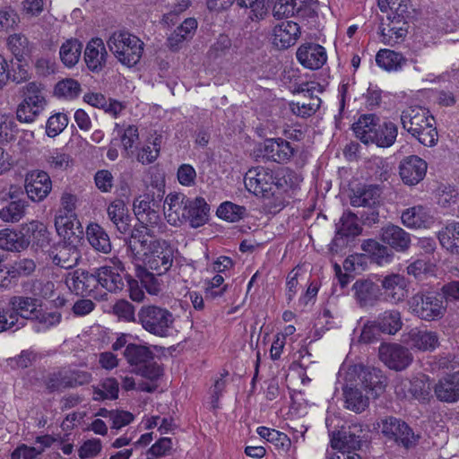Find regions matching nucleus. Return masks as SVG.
Instances as JSON below:
<instances>
[{"instance_id":"nucleus-1","label":"nucleus","mask_w":459,"mask_h":459,"mask_svg":"<svg viewBox=\"0 0 459 459\" xmlns=\"http://www.w3.org/2000/svg\"><path fill=\"white\" fill-rule=\"evenodd\" d=\"M352 129L363 143H373L381 148L391 147L398 134L396 124L376 114L361 115L352 125Z\"/></svg>"},{"instance_id":"nucleus-2","label":"nucleus","mask_w":459,"mask_h":459,"mask_svg":"<svg viewBox=\"0 0 459 459\" xmlns=\"http://www.w3.org/2000/svg\"><path fill=\"white\" fill-rule=\"evenodd\" d=\"M137 323L149 333L161 338L169 337L175 330V316L166 307L143 305L137 313Z\"/></svg>"},{"instance_id":"nucleus-3","label":"nucleus","mask_w":459,"mask_h":459,"mask_svg":"<svg viewBox=\"0 0 459 459\" xmlns=\"http://www.w3.org/2000/svg\"><path fill=\"white\" fill-rule=\"evenodd\" d=\"M23 230L25 233L13 231L9 229L0 230L1 251L21 252L26 249L30 243V233L33 241H36L38 246L43 247L45 243L48 242L49 233L41 222L33 221Z\"/></svg>"},{"instance_id":"nucleus-4","label":"nucleus","mask_w":459,"mask_h":459,"mask_svg":"<svg viewBox=\"0 0 459 459\" xmlns=\"http://www.w3.org/2000/svg\"><path fill=\"white\" fill-rule=\"evenodd\" d=\"M411 314L426 322L442 319L446 313V305L440 293L434 290H420L407 300Z\"/></svg>"},{"instance_id":"nucleus-5","label":"nucleus","mask_w":459,"mask_h":459,"mask_svg":"<svg viewBox=\"0 0 459 459\" xmlns=\"http://www.w3.org/2000/svg\"><path fill=\"white\" fill-rule=\"evenodd\" d=\"M123 355L132 368V372L144 378L154 381L162 375V368L155 361L153 351L145 345L129 343Z\"/></svg>"},{"instance_id":"nucleus-6","label":"nucleus","mask_w":459,"mask_h":459,"mask_svg":"<svg viewBox=\"0 0 459 459\" xmlns=\"http://www.w3.org/2000/svg\"><path fill=\"white\" fill-rule=\"evenodd\" d=\"M109 50L127 67L134 66L143 52V42L127 31H116L108 40Z\"/></svg>"},{"instance_id":"nucleus-7","label":"nucleus","mask_w":459,"mask_h":459,"mask_svg":"<svg viewBox=\"0 0 459 459\" xmlns=\"http://www.w3.org/2000/svg\"><path fill=\"white\" fill-rule=\"evenodd\" d=\"M46 106L42 84L30 82L24 87V98L17 107L16 118L22 123H32Z\"/></svg>"},{"instance_id":"nucleus-8","label":"nucleus","mask_w":459,"mask_h":459,"mask_svg":"<svg viewBox=\"0 0 459 459\" xmlns=\"http://www.w3.org/2000/svg\"><path fill=\"white\" fill-rule=\"evenodd\" d=\"M173 261L174 249L169 242L156 239L150 243L149 251L145 254L146 268L160 276L171 268Z\"/></svg>"},{"instance_id":"nucleus-9","label":"nucleus","mask_w":459,"mask_h":459,"mask_svg":"<svg viewBox=\"0 0 459 459\" xmlns=\"http://www.w3.org/2000/svg\"><path fill=\"white\" fill-rule=\"evenodd\" d=\"M318 6L317 0H276L273 6V14L277 19L290 16L315 19L317 17Z\"/></svg>"},{"instance_id":"nucleus-10","label":"nucleus","mask_w":459,"mask_h":459,"mask_svg":"<svg viewBox=\"0 0 459 459\" xmlns=\"http://www.w3.org/2000/svg\"><path fill=\"white\" fill-rule=\"evenodd\" d=\"M382 433L407 449L415 446L420 438V436L415 435L405 421L395 417H389L383 420Z\"/></svg>"},{"instance_id":"nucleus-11","label":"nucleus","mask_w":459,"mask_h":459,"mask_svg":"<svg viewBox=\"0 0 459 459\" xmlns=\"http://www.w3.org/2000/svg\"><path fill=\"white\" fill-rule=\"evenodd\" d=\"M273 170L264 167H255L247 170L244 177L245 186L255 195H274Z\"/></svg>"},{"instance_id":"nucleus-12","label":"nucleus","mask_w":459,"mask_h":459,"mask_svg":"<svg viewBox=\"0 0 459 459\" xmlns=\"http://www.w3.org/2000/svg\"><path fill=\"white\" fill-rule=\"evenodd\" d=\"M362 432L361 426L357 424L342 426L338 431L330 434L332 447L347 453L359 450L361 446Z\"/></svg>"},{"instance_id":"nucleus-13","label":"nucleus","mask_w":459,"mask_h":459,"mask_svg":"<svg viewBox=\"0 0 459 459\" xmlns=\"http://www.w3.org/2000/svg\"><path fill=\"white\" fill-rule=\"evenodd\" d=\"M113 266L103 265L95 269L97 285L109 292L122 290L125 282L120 272L125 271L123 263L117 258L112 260Z\"/></svg>"},{"instance_id":"nucleus-14","label":"nucleus","mask_w":459,"mask_h":459,"mask_svg":"<svg viewBox=\"0 0 459 459\" xmlns=\"http://www.w3.org/2000/svg\"><path fill=\"white\" fill-rule=\"evenodd\" d=\"M8 306L14 317L17 329H21L25 326L26 320L32 321L37 308L41 307V301L29 296H13L8 300Z\"/></svg>"},{"instance_id":"nucleus-15","label":"nucleus","mask_w":459,"mask_h":459,"mask_svg":"<svg viewBox=\"0 0 459 459\" xmlns=\"http://www.w3.org/2000/svg\"><path fill=\"white\" fill-rule=\"evenodd\" d=\"M351 290L360 308H371L382 300L383 292L380 285L370 279H358Z\"/></svg>"},{"instance_id":"nucleus-16","label":"nucleus","mask_w":459,"mask_h":459,"mask_svg":"<svg viewBox=\"0 0 459 459\" xmlns=\"http://www.w3.org/2000/svg\"><path fill=\"white\" fill-rule=\"evenodd\" d=\"M24 186L31 201L41 202L49 195L52 181L46 171L36 169L26 174Z\"/></svg>"},{"instance_id":"nucleus-17","label":"nucleus","mask_w":459,"mask_h":459,"mask_svg":"<svg viewBox=\"0 0 459 459\" xmlns=\"http://www.w3.org/2000/svg\"><path fill=\"white\" fill-rule=\"evenodd\" d=\"M379 357L389 368L396 371L406 368L412 361L410 351L398 343L382 344Z\"/></svg>"},{"instance_id":"nucleus-18","label":"nucleus","mask_w":459,"mask_h":459,"mask_svg":"<svg viewBox=\"0 0 459 459\" xmlns=\"http://www.w3.org/2000/svg\"><path fill=\"white\" fill-rule=\"evenodd\" d=\"M189 200L182 193H170L167 195L164 201V215L170 225L178 226L186 221Z\"/></svg>"},{"instance_id":"nucleus-19","label":"nucleus","mask_w":459,"mask_h":459,"mask_svg":"<svg viewBox=\"0 0 459 459\" xmlns=\"http://www.w3.org/2000/svg\"><path fill=\"white\" fill-rule=\"evenodd\" d=\"M95 271L89 273L88 271L77 269L73 273H69L65 277V284L69 290L76 295L92 296L98 288Z\"/></svg>"},{"instance_id":"nucleus-20","label":"nucleus","mask_w":459,"mask_h":459,"mask_svg":"<svg viewBox=\"0 0 459 459\" xmlns=\"http://www.w3.org/2000/svg\"><path fill=\"white\" fill-rule=\"evenodd\" d=\"M427 162L416 155L404 158L399 165V174L405 185L415 186L426 176Z\"/></svg>"},{"instance_id":"nucleus-21","label":"nucleus","mask_w":459,"mask_h":459,"mask_svg":"<svg viewBox=\"0 0 459 459\" xmlns=\"http://www.w3.org/2000/svg\"><path fill=\"white\" fill-rule=\"evenodd\" d=\"M383 290L382 299L392 304H398L404 300L407 295V281L403 275L391 273L381 280Z\"/></svg>"},{"instance_id":"nucleus-22","label":"nucleus","mask_w":459,"mask_h":459,"mask_svg":"<svg viewBox=\"0 0 459 459\" xmlns=\"http://www.w3.org/2000/svg\"><path fill=\"white\" fill-rule=\"evenodd\" d=\"M429 121L434 122V117L430 115L429 109L420 106L408 107L401 114L403 128L411 135L419 134V130Z\"/></svg>"},{"instance_id":"nucleus-23","label":"nucleus","mask_w":459,"mask_h":459,"mask_svg":"<svg viewBox=\"0 0 459 459\" xmlns=\"http://www.w3.org/2000/svg\"><path fill=\"white\" fill-rule=\"evenodd\" d=\"M296 56L305 68L310 70L321 68L327 60L325 48L316 43L301 45L297 50Z\"/></svg>"},{"instance_id":"nucleus-24","label":"nucleus","mask_w":459,"mask_h":459,"mask_svg":"<svg viewBox=\"0 0 459 459\" xmlns=\"http://www.w3.org/2000/svg\"><path fill=\"white\" fill-rule=\"evenodd\" d=\"M49 257L55 265L64 269H72L78 264L81 253L75 245L59 242L50 249Z\"/></svg>"},{"instance_id":"nucleus-25","label":"nucleus","mask_w":459,"mask_h":459,"mask_svg":"<svg viewBox=\"0 0 459 459\" xmlns=\"http://www.w3.org/2000/svg\"><path fill=\"white\" fill-rule=\"evenodd\" d=\"M264 157L277 163H286L294 155L295 150L282 138H269L264 142Z\"/></svg>"},{"instance_id":"nucleus-26","label":"nucleus","mask_w":459,"mask_h":459,"mask_svg":"<svg viewBox=\"0 0 459 459\" xmlns=\"http://www.w3.org/2000/svg\"><path fill=\"white\" fill-rule=\"evenodd\" d=\"M108 52L100 38L91 39L84 50V61L88 69L93 73L100 72L106 65Z\"/></svg>"},{"instance_id":"nucleus-27","label":"nucleus","mask_w":459,"mask_h":459,"mask_svg":"<svg viewBox=\"0 0 459 459\" xmlns=\"http://www.w3.org/2000/svg\"><path fill=\"white\" fill-rule=\"evenodd\" d=\"M300 34V27L297 22H281L273 28V44L279 48L286 49L297 42Z\"/></svg>"},{"instance_id":"nucleus-28","label":"nucleus","mask_w":459,"mask_h":459,"mask_svg":"<svg viewBox=\"0 0 459 459\" xmlns=\"http://www.w3.org/2000/svg\"><path fill=\"white\" fill-rule=\"evenodd\" d=\"M434 393L437 400L444 403L459 401V371L446 374L434 385Z\"/></svg>"},{"instance_id":"nucleus-29","label":"nucleus","mask_w":459,"mask_h":459,"mask_svg":"<svg viewBox=\"0 0 459 459\" xmlns=\"http://www.w3.org/2000/svg\"><path fill=\"white\" fill-rule=\"evenodd\" d=\"M358 217L357 213L351 212H343L336 224L335 237L331 243L332 250L334 249V247L340 246V241L344 243L343 238L356 237L361 233L362 228L358 223Z\"/></svg>"},{"instance_id":"nucleus-30","label":"nucleus","mask_w":459,"mask_h":459,"mask_svg":"<svg viewBox=\"0 0 459 459\" xmlns=\"http://www.w3.org/2000/svg\"><path fill=\"white\" fill-rule=\"evenodd\" d=\"M381 239L397 252H405L411 246V235L403 229L388 224L381 229Z\"/></svg>"},{"instance_id":"nucleus-31","label":"nucleus","mask_w":459,"mask_h":459,"mask_svg":"<svg viewBox=\"0 0 459 459\" xmlns=\"http://www.w3.org/2000/svg\"><path fill=\"white\" fill-rule=\"evenodd\" d=\"M107 212L108 219L118 232L127 234L130 231L131 217L123 200L116 199L111 202L108 206Z\"/></svg>"},{"instance_id":"nucleus-32","label":"nucleus","mask_w":459,"mask_h":459,"mask_svg":"<svg viewBox=\"0 0 459 459\" xmlns=\"http://www.w3.org/2000/svg\"><path fill=\"white\" fill-rule=\"evenodd\" d=\"M134 212L140 224L158 225L160 212L152 207L147 196L140 195L134 201Z\"/></svg>"},{"instance_id":"nucleus-33","label":"nucleus","mask_w":459,"mask_h":459,"mask_svg":"<svg viewBox=\"0 0 459 459\" xmlns=\"http://www.w3.org/2000/svg\"><path fill=\"white\" fill-rule=\"evenodd\" d=\"M411 345L420 351H434L439 345L437 332L412 328L408 333Z\"/></svg>"},{"instance_id":"nucleus-34","label":"nucleus","mask_w":459,"mask_h":459,"mask_svg":"<svg viewBox=\"0 0 459 459\" xmlns=\"http://www.w3.org/2000/svg\"><path fill=\"white\" fill-rule=\"evenodd\" d=\"M86 237L94 250L103 254L111 252L110 238L106 230L98 223H90L87 226Z\"/></svg>"},{"instance_id":"nucleus-35","label":"nucleus","mask_w":459,"mask_h":459,"mask_svg":"<svg viewBox=\"0 0 459 459\" xmlns=\"http://www.w3.org/2000/svg\"><path fill=\"white\" fill-rule=\"evenodd\" d=\"M30 79V74L25 66L17 64L16 67L9 69L7 60L0 55V89H2L9 81L16 84L22 83Z\"/></svg>"},{"instance_id":"nucleus-36","label":"nucleus","mask_w":459,"mask_h":459,"mask_svg":"<svg viewBox=\"0 0 459 459\" xmlns=\"http://www.w3.org/2000/svg\"><path fill=\"white\" fill-rule=\"evenodd\" d=\"M359 377L362 387L371 392L374 396H378L384 392L386 377L382 375L379 369H362Z\"/></svg>"},{"instance_id":"nucleus-37","label":"nucleus","mask_w":459,"mask_h":459,"mask_svg":"<svg viewBox=\"0 0 459 459\" xmlns=\"http://www.w3.org/2000/svg\"><path fill=\"white\" fill-rule=\"evenodd\" d=\"M376 323L383 333L389 335H394L403 325L401 312L397 309H388L380 313L376 318Z\"/></svg>"},{"instance_id":"nucleus-38","label":"nucleus","mask_w":459,"mask_h":459,"mask_svg":"<svg viewBox=\"0 0 459 459\" xmlns=\"http://www.w3.org/2000/svg\"><path fill=\"white\" fill-rule=\"evenodd\" d=\"M361 248L368 255L371 261L379 265L389 263L394 255L392 250L388 247L384 246L372 238L363 240Z\"/></svg>"},{"instance_id":"nucleus-39","label":"nucleus","mask_w":459,"mask_h":459,"mask_svg":"<svg viewBox=\"0 0 459 459\" xmlns=\"http://www.w3.org/2000/svg\"><path fill=\"white\" fill-rule=\"evenodd\" d=\"M376 63L384 70L393 72L401 70L406 65L407 59L402 53L384 48L377 53Z\"/></svg>"},{"instance_id":"nucleus-40","label":"nucleus","mask_w":459,"mask_h":459,"mask_svg":"<svg viewBox=\"0 0 459 459\" xmlns=\"http://www.w3.org/2000/svg\"><path fill=\"white\" fill-rule=\"evenodd\" d=\"M187 211L189 214L186 216V221H189L191 227L198 228L207 221L210 207L204 198L196 197L189 200Z\"/></svg>"},{"instance_id":"nucleus-41","label":"nucleus","mask_w":459,"mask_h":459,"mask_svg":"<svg viewBox=\"0 0 459 459\" xmlns=\"http://www.w3.org/2000/svg\"><path fill=\"white\" fill-rule=\"evenodd\" d=\"M401 219L404 226L415 229L426 228L432 221V217L429 214L427 209L420 205L405 210L402 213Z\"/></svg>"},{"instance_id":"nucleus-42","label":"nucleus","mask_w":459,"mask_h":459,"mask_svg":"<svg viewBox=\"0 0 459 459\" xmlns=\"http://www.w3.org/2000/svg\"><path fill=\"white\" fill-rule=\"evenodd\" d=\"M440 245L452 255H459V222L447 224L438 231Z\"/></svg>"},{"instance_id":"nucleus-43","label":"nucleus","mask_w":459,"mask_h":459,"mask_svg":"<svg viewBox=\"0 0 459 459\" xmlns=\"http://www.w3.org/2000/svg\"><path fill=\"white\" fill-rule=\"evenodd\" d=\"M92 391L93 401L116 400L118 398L119 383L114 377H108L98 385H92Z\"/></svg>"},{"instance_id":"nucleus-44","label":"nucleus","mask_w":459,"mask_h":459,"mask_svg":"<svg viewBox=\"0 0 459 459\" xmlns=\"http://www.w3.org/2000/svg\"><path fill=\"white\" fill-rule=\"evenodd\" d=\"M62 315L59 311H47L41 308H37L32 322H35L33 330L37 333L46 332L51 327H54L61 322Z\"/></svg>"},{"instance_id":"nucleus-45","label":"nucleus","mask_w":459,"mask_h":459,"mask_svg":"<svg viewBox=\"0 0 459 459\" xmlns=\"http://www.w3.org/2000/svg\"><path fill=\"white\" fill-rule=\"evenodd\" d=\"M343 396L345 399V407L356 413H360L368 406V398L363 395L362 392L350 385L343 388Z\"/></svg>"},{"instance_id":"nucleus-46","label":"nucleus","mask_w":459,"mask_h":459,"mask_svg":"<svg viewBox=\"0 0 459 459\" xmlns=\"http://www.w3.org/2000/svg\"><path fill=\"white\" fill-rule=\"evenodd\" d=\"M82 50V44L78 39H68L60 48V59L65 66L73 67L80 60Z\"/></svg>"},{"instance_id":"nucleus-47","label":"nucleus","mask_w":459,"mask_h":459,"mask_svg":"<svg viewBox=\"0 0 459 459\" xmlns=\"http://www.w3.org/2000/svg\"><path fill=\"white\" fill-rule=\"evenodd\" d=\"M379 189L377 186H369L367 188L357 191L351 197V204L353 207L365 208L379 204Z\"/></svg>"},{"instance_id":"nucleus-48","label":"nucleus","mask_w":459,"mask_h":459,"mask_svg":"<svg viewBox=\"0 0 459 459\" xmlns=\"http://www.w3.org/2000/svg\"><path fill=\"white\" fill-rule=\"evenodd\" d=\"M144 266L135 268V275L149 294L158 295L161 291V281Z\"/></svg>"},{"instance_id":"nucleus-49","label":"nucleus","mask_w":459,"mask_h":459,"mask_svg":"<svg viewBox=\"0 0 459 459\" xmlns=\"http://www.w3.org/2000/svg\"><path fill=\"white\" fill-rule=\"evenodd\" d=\"M43 383L49 394L61 393L69 389L66 370L59 369L48 373L43 377Z\"/></svg>"},{"instance_id":"nucleus-50","label":"nucleus","mask_w":459,"mask_h":459,"mask_svg":"<svg viewBox=\"0 0 459 459\" xmlns=\"http://www.w3.org/2000/svg\"><path fill=\"white\" fill-rule=\"evenodd\" d=\"M256 432L261 437L273 444L278 449L288 451L290 446V439L283 432L264 426L258 427Z\"/></svg>"},{"instance_id":"nucleus-51","label":"nucleus","mask_w":459,"mask_h":459,"mask_svg":"<svg viewBox=\"0 0 459 459\" xmlns=\"http://www.w3.org/2000/svg\"><path fill=\"white\" fill-rule=\"evenodd\" d=\"M7 45L9 50L19 62L18 64H21L25 56H29L31 51L28 39L22 34L9 36Z\"/></svg>"},{"instance_id":"nucleus-52","label":"nucleus","mask_w":459,"mask_h":459,"mask_svg":"<svg viewBox=\"0 0 459 459\" xmlns=\"http://www.w3.org/2000/svg\"><path fill=\"white\" fill-rule=\"evenodd\" d=\"M216 213L219 218L224 221L237 222L243 219L247 212L245 206L227 201L220 204Z\"/></svg>"},{"instance_id":"nucleus-53","label":"nucleus","mask_w":459,"mask_h":459,"mask_svg":"<svg viewBox=\"0 0 459 459\" xmlns=\"http://www.w3.org/2000/svg\"><path fill=\"white\" fill-rule=\"evenodd\" d=\"M81 91V84L78 81L72 78H66L59 81L56 84L54 88V94L58 98L74 100L79 96Z\"/></svg>"},{"instance_id":"nucleus-54","label":"nucleus","mask_w":459,"mask_h":459,"mask_svg":"<svg viewBox=\"0 0 459 459\" xmlns=\"http://www.w3.org/2000/svg\"><path fill=\"white\" fill-rule=\"evenodd\" d=\"M26 206L24 200L12 201L0 210V219L5 222H17L24 216Z\"/></svg>"},{"instance_id":"nucleus-55","label":"nucleus","mask_w":459,"mask_h":459,"mask_svg":"<svg viewBox=\"0 0 459 459\" xmlns=\"http://www.w3.org/2000/svg\"><path fill=\"white\" fill-rule=\"evenodd\" d=\"M273 189L287 191V189L292 188L295 181L298 179L296 174L288 168H280L277 170H273Z\"/></svg>"},{"instance_id":"nucleus-56","label":"nucleus","mask_w":459,"mask_h":459,"mask_svg":"<svg viewBox=\"0 0 459 459\" xmlns=\"http://www.w3.org/2000/svg\"><path fill=\"white\" fill-rule=\"evenodd\" d=\"M424 127L419 130V134H415L412 136L415 137L421 144L432 147L437 144L438 140V134L436 127V120L430 123L424 124Z\"/></svg>"},{"instance_id":"nucleus-57","label":"nucleus","mask_w":459,"mask_h":459,"mask_svg":"<svg viewBox=\"0 0 459 459\" xmlns=\"http://www.w3.org/2000/svg\"><path fill=\"white\" fill-rule=\"evenodd\" d=\"M407 35V29L403 27H387L381 28V41L385 45L394 46L404 40Z\"/></svg>"},{"instance_id":"nucleus-58","label":"nucleus","mask_w":459,"mask_h":459,"mask_svg":"<svg viewBox=\"0 0 459 459\" xmlns=\"http://www.w3.org/2000/svg\"><path fill=\"white\" fill-rule=\"evenodd\" d=\"M150 225L140 224L139 226L135 225L133 229L130 228V237L126 240L127 248L134 253L136 250L135 244L139 243L142 247H144L147 243V239L145 236L149 234L148 227Z\"/></svg>"},{"instance_id":"nucleus-59","label":"nucleus","mask_w":459,"mask_h":459,"mask_svg":"<svg viewBox=\"0 0 459 459\" xmlns=\"http://www.w3.org/2000/svg\"><path fill=\"white\" fill-rule=\"evenodd\" d=\"M309 98L310 101L308 103H291L290 109L292 113L301 117H308L315 114L320 108L322 101L318 97L310 96Z\"/></svg>"},{"instance_id":"nucleus-60","label":"nucleus","mask_w":459,"mask_h":459,"mask_svg":"<svg viewBox=\"0 0 459 459\" xmlns=\"http://www.w3.org/2000/svg\"><path fill=\"white\" fill-rule=\"evenodd\" d=\"M73 160L69 154L60 150L50 152L47 157V162L49 168L54 170H65L72 163Z\"/></svg>"},{"instance_id":"nucleus-61","label":"nucleus","mask_w":459,"mask_h":459,"mask_svg":"<svg viewBox=\"0 0 459 459\" xmlns=\"http://www.w3.org/2000/svg\"><path fill=\"white\" fill-rule=\"evenodd\" d=\"M410 0H378V6L382 12L390 11L388 14H409Z\"/></svg>"},{"instance_id":"nucleus-62","label":"nucleus","mask_w":459,"mask_h":459,"mask_svg":"<svg viewBox=\"0 0 459 459\" xmlns=\"http://www.w3.org/2000/svg\"><path fill=\"white\" fill-rule=\"evenodd\" d=\"M113 313L126 322L137 323V315L135 316L134 307L129 301L120 299L113 306Z\"/></svg>"},{"instance_id":"nucleus-63","label":"nucleus","mask_w":459,"mask_h":459,"mask_svg":"<svg viewBox=\"0 0 459 459\" xmlns=\"http://www.w3.org/2000/svg\"><path fill=\"white\" fill-rule=\"evenodd\" d=\"M37 355L30 350H23L13 358L7 359V364L12 369H24L30 367L36 360Z\"/></svg>"},{"instance_id":"nucleus-64","label":"nucleus","mask_w":459,"mask_h":459,"mask_svg":"<svg viewBox=\"0 0 459 459\" xmlns=\"http://www.w3.org/2000/svg\"><path fill=\"white\" fill-rule=\"evenodd\" d=\"M68 125V117L63 113L51 116L47 121L46 132L49 137L59 134Z\"/></svg>"}]
</instances>
